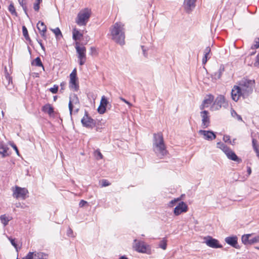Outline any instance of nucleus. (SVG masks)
Wrapping results in <instances>:
<instances>
[{
    "mask_svg": "<svg viewBox=\"0 0 259 259\" xmlns=\"http://www.w3.org/2000/svg\"><path fill=\"white\" fill-rule=\"evenodd\" d=\"M111 39L121 46L125 44V29L121 22H116L110 28Z\"/></svg>",
    "mask_w": 259,
    "mask_h": 259,
    "instance_id": "f257e3e1",
    "label": "nucleus"
},
{
    "mask_svg": "<svg viewBox=\"0 0 259 259\" xmlns=\"http://www.w3.org/2000/svg\"><path fill=\"white\" fill-rule=\"evenodd\" d=\"M255 84L254 79H249L245 77L243 78L239 82L238 86L242 91L243 99L247 98L252 93Z\"/></svg>",
    "mask_w": 259,
    "mask_h": 259,
    "instance_id": "f03ea898",
    "label": "nucleus"
},
{
    "mask_svg": "<svg viewBox=\"0 0 259 259\" xmlns=\"http://www.w3.org/2000/svg\"><path fill=\"white\" fill-rule=\"evenodd\" d=\"M153 137V146L156 148V150L163 156L166 155L167 151L162 134L161 133L154 134Z\"/></svg>",
    "mask_w": 259,
    "mask_h": 259,
    "instance_id": "7ed1b4c3",
    "label": "nucleus"
},
{
    "mask_svg": "<svg viewBox=\"0 0 259 259\" xmlns=\"http://www.w3.org/2000/svg\"><path fill=\"white\" fill-rule=\"evenodd\" d=\"M79 100L77 97V96L73 94L72 95H71L69 97V102L68 104V107L70 112V115L72 116V114L74 113V114L77 113L79 109V107H76V105H79Z\"/></svg>",
    "mask_w": 259,
    "mask_h": 259,
    "instance_id": "20e7f679",
    "label": "nucleus"
},
{
    "mask_svg": "<svg viewBox=\"0 0 259 259\" xmlns=\"http://www.w3.org/2000/svg\"><path fill=\"white\" fill-rule=\"evenodd\" d=\"M81 122L83 126L91 129L95 127L97 124V121L90 116L87 111L85 112L84 116L81 119Z\"/></svg>",
    "mask_w": 259,
    "mask_h": 259,
    "instance_id": "39448f33",
    "label": "nucleus"
},
{
    "mask_svg": "<svg viewBox=\"0 0 259 259\" xmlns=\"http://www.w3.org/2000/svg\"><path fill=\"white\" fill-rule=\"evenodd\" d=\"M134 241L135 242L134 247L136 251L141 253H150L149 246L147 245L144 242L138 241L137 239H135Z\"/></svg>",
    "mask_w": 259,
    "mask_h": 259,
    "instance_id": "423d86ee",
    "label": "nucleus"
},
{
    "mask_svg": "<svg viewBox=\"0 0 259 259\" xmlns=\"http://www.w3.org/2000/svg\"><path fill=\"white\" fill-rule=\"evenodd\" d=\"M90 17V13L88 11L79 13L76 19V23L79 26L85 25Z\"/></svg>",
    "mask_w": 259,
    "mask_h": 259,
    "instance_id": "0eeeda50",
    "label": "nucleus"
},
{
    "mask_svg": "<svg viewBox=\"0 0 259 259\" xmlns=\"http://www.w3.org/2000/svg\"><path fill=\"white\" fill-rule=\"evenodd\" d=\"M228 106V104L225 97L223 95H219L215 99L212 108H215L216 110H219L222 107L226 108Z\"/></svg>",
    "mask_w": 259,
    "mask_h": 259,
    "instance_id": "6e6552de",
    "label": "nucleus"
},
{
    "mask_svg": "<svg viewBox=\"0 0 259 259\" xmlns=\"http://www.w3.org/2000/svg\"><path fill=\"white\" fill-rule=\"evenodd\" d=\"M28 193V191L26 188L16 186L15 189L13 191V196L16 198H21L25 199Z\"/></svg>",
    "mask_w": 259,
    "mask_h": 259,
    "instance_id": "1a4fd4ad",
    "label": "nucleus"
},
{
    "mask_svg": "<svg viewBox=\"0 0 259 259\" xmlns=\"http://www.w3.org/2000/svg\"><path fill=\"white\" fill-rule=\"evenodd\" d=\"M197 0H184L183 7L185 11L190 14L194 9L196 7V2Z\"/></svg>",
    "mask_w": 259,
    "mask_h": 259,
    "instance_id": "9d476101",
    "label": "nucleus"
},
{
    "mask_svg": "<svg viewBox=\"0 0 259 259\" xmlns=\"http://www.w3.org/2000/svg\"><path fill=\"white\" fill-rule=\"evenodd\" d=\"M188 210V205L183 201L179 203L178 205L174 208V213L176 215H179L182 213L186 212Z\"/></svg>",
    "mask_w": 259,
    "mask_h": 259,
    "instance_id": "9b49d317",
    "label": "nucleus"
},
{
    "mask_svg": "<svg viewBox=\"0 0 259 259\" xmlns=\"http://www.w3.org/2000/svg\"><path fill=\"white\" fill-rule=\"evenodd\" d=\"M225 241L228 244L235 248L240 249L241 248L238 242V237L235 235L227 237L225 239Z\"/></svg>",
    "mask_w": 259,
    "mask_h": 259,
    "instance_id": "f8f14e48",
    "label": "nucleus"
},
{
    "mask_svg": "<svg viewBox=\"0 0 259 259\" xmlns=\"http://www.w3.org/2000/svg\"><path fill=\"white\" fill-rule=\"evenodd\" d=\"M205 243L207 246L211 248H222V245L219 243V241L211 236H207L205 238Z\"/></svg>",
    "mask_w": 259,
    "mask_h": 259,
    "instance_id": "ddd939ff",
    "label": "nucleus"
},
{
    "mask_svg": "<svg viewBox=\"0 0 259 259\" xmlns=\"http://www.w3.org/2000/svg\"><path fill=\"white\" fill-rule=\"evenodd\" d=\"M208 112L206 110L202 111L200 112L202 117V127L204 128H207L209 126L210 118L208 116Z\"/></svg>",
    "mask_w": 259,
    "mask_h": 259,
    "instance_id": "4468645a",
    "label": "nucleus"
},
{
    "mask_svg": "<svg viewBox=\"0 0 259 259\" xmlns=\"http://www.w3.org/2000/svg\"><path fill=\"white\" fill-rule=\"evenodd\" d=\"M242 91L238 85H234L232 90L231 96L232 99L237 102L240 97H243Z\"/></svg>",
    "mask_w": 259,
    "mask_h": 259,
    "instance_id": "2eb2a0df",
    "label": "nucleus"
},
{
    "mask_svg": "<svg viewBox=\"0 0 259 259\" xmlns=\"http://www.w3.org/2000/svg\"><path fill=\"white\" fill-rule=\"evenodd\" d=\"M227 151V152H226L225 154L226 155L228 159L234 161L238 163H240L242 162V159L239 158L230 148Z\"/></svg>",
    "mask_w": 259,
    "mask_h": 259,
    "instance_id": "dca6fc26",
    "label": "nucleus"
},
{
    "mask_svg": "<svg viewBox=\"0 0 259 259\" xmlns=\"http://www.w3.org/2000/svg\"><path fill=\"white\" fill-rule=\"evenodd\" d=\"M199 134L204 136V139L208 141H212L216 138L215 133L211 131L200 130Z\"/></svg>",
    "mask_w": 259,
    "mask_h": 259,
    "instance_id": "f3484780",
    "label": "nucleus"
},
{
    "mask_svg": "<svg viewBox=\"0 0 259 259\" xmlns=\"http://www.w3.org/2000/svg\"><path fill=\"white\" fill-rule=\"evenodd\" d=\"M79 45V42H76L75 49L76 50V52L78 55V58H86V48L84 46L80 47L78 46Z\"/></svg>",
    "mask_w": 259,
    "mask_h": 259,
    "instance_id": "a211bd4d",
    "label": "nucleus"
},
{
    "mask_svg": "<svg viewBox=\"0 0 259 259\" xmlns=\"http://www.w3.org/2000/svg\"><path fill=\"white\" fill-rule=\"evenodd\" d=\"M214 100V96L211 94L207 95L203 101L202 104L200 106L201 110L204 109L205 107H208Z\"/></svg>",
    "mask_w": 259,
    "mask_h": 259,
    "instance_id": "6ab92c4d",
    "label": "nucleus"
},
{
    "mask_svg": "<svg viewBox=\"0 0 259 259\" xmlns=\"http://www.w3.org/2000/svg\"><path fill=\"white\" fill-rule=\"evenodd\" d=\"M37 28L39 30L41 36L44 39H47L46 32L47 31V26L43 22L39 21L36 25Z\"/></svg>",
    "mask_w": 259,
    "mask_h": 259,
    "instance_id": "aec40b11",
    "label": "nucleus"
},
{
    "mask_svg": "<svg viewBox=\"0 0 259 259\" xmlns=\"http://www.w3.org/2000/svg\"><path fill=\"white\" fill-rule=\"evenodd\" d=\"M41 110L44 113L48 114L50 116H51L54 113V109L50 104H47L43 106Z\"/></svg>",
    "mask_w": 259,
    "mask_h": 259,
    "instance_id": "412c9836",
    "label": "nucleus"
},
{
    "mask_svg": "<svg viewBox=\"0 0 259 259\" xmlns=\"http://www.w3.org/2000/svg\"><path fill=\"white\" fill-rule=\"evenodd\" d=\"M225 71V67L223 65H221L220 67L218 70V71L214 72L213 74H212V77L215 80H218L220 79L223 73Z\"/></svg>",
    "mask_w": 259,
    "mask_h": 259,
    "instance_id": "4be33fe9",
    "label": "nucleus"
},
{
    "mask_svg": "<svg viewBox=\"0 0 259 259\" xmlns=\"http://www.w3.org/2000/svg\"><path fill=\"white\" fill-rule=\"evenodd\" d=\"M83 36V34L79 32V31L76 28H74L72 30V38L74 40L79 41L81 38Z\"/></svg>",
    "mask_w": 259,
    "mask_h": 259,
    "instance_id": "5701e85b",
    "label": "nucleus"
},
{
    "mask_svg": "<svg viewBox=\"0 0 259 259\" xmlns=\"http://www.w3.org/2000/svg\"><path fill=\"white\" fill-rule=\"evenodd\" d=\"M69 87L74 89L75 91L79 89V85L77 82V78H70Z\"/></svg>",
    "mask_w": 259,
    "mask_h": 259,
    "instance_id": "b1692460",
    "label": "nucleus"
},
{
    "mask_svg": "<svg viewBox=\"0 0 259 259\" xmlns=\"http://www.w3.org/2000/svg\"><path fill=\"white\" fill-rule=\"evenodd\" d=\"M8 150L9 148L7 145L3 144L0 145V154L2 155V157L4 158L9 156Z\"/></svg>",
    "mask_w": 259,
    "mask_h": 259,
    "instance_id": "393cba45",
    "label": "nucleus"
},
{
    "mask_svg": "<svg viewBox=\"0 0 259 259\" xmlns=\"http://www.w3.org/2000/svg\"><path fill=\"white\" fill-rule=\"evenodd\" d=\"M12 219V217H8L6 214H3L0 216V220L1 223L3 224L4 226L5 227L8 225L9 222Z\"/></svg>",
    "mask_w": 259,
    "mask_h": 259,
    "instance_id": "a878e982",
    "label": "nucleus"
},
{
    "mask_svg": "<svg viewBox=\"0 0 259 259\" xmlns=\"http://www.w3.org/2000/svg\"><path fill=\"white\" fill-rule=\"evenodd\" d=\"M31 65L32 66L41 67L43 70L45 71V67L39 57H37L35 59H34L31 62Z\"/></svg>",
    "mask_w": 259,
    "mask_h": 259,
    "instance_id": "bb28decb",
    "label": "nucleus"
},
{
    "mask_svg": "<svg viewBox=\"0 0 259 259\" xmlns=\"http://www.w3.org/2000/svg\"><path fill=\"white\" fill-rule=\"evenodd\" d=\"M22 32H23V35L24 37H25V39L27 41H28L29 44L31 45L32 41L29 36L27 29L25 26H22Z\"/></svg>",
    "mask_w": 259,
    "mask_h": 259,
    "instance_id": "cd10ccee",
    "label": "nucleus"
},
{
    "mask_svg": "<svg viewBox=\"0 0 259 259\" xmlns=\"http://www.w3.org/2000/svg\"><path fill=\"white\" fill-rule=\"evenodd\" d=\"M251 236L252 234H244L242 235L241 237L242 243L246 245H249V238L251 237Z\"/></svg>",
    "mask_w": 259,
    "mask_h": 259,
    "instance_id": "c85d7f7f",
    "label": "nucleus"
},
{
    "mask_svg": "<svg viewBox=\"0 0 259 259\" xmlns=\"http://www.w3.org/2000/svg\"><path fill=\"white\" fill-rule=\"evenodd\" d=\"M47 255L41 252H36L34 253V259H47Z\"/></svg>",
    "mask_w": 259,
    "mask_h": 259,
    "instance_id": "c756f323",
    "label": "nucleus"
},
{
    "mask_svg": "<svg viewBox=\"0 0 259 259\" xmlns=\"http://www.w3.org/2000/svg\"><path fill=\"white\" fill-rule=\"evenodd\" d=\"M19 4L22 6L23 10H24L25 14L27 15V17L28 16V13H27V8L26 6L27 2L26 0H18Z\"/></svg>",
    "mask_w": 259,
    "mask_h": 259,
    "instance_id": "7c9ffc66",
    "label": "nucleus"
},
{
    "mask_svg": "<svg viewBox=\"0 0 259 259\" xmlns=\"http://www.w3.org/2000/svg\"><path fill=\"white\" fill-rule=\"evenodd\" d=\"M217 147L221 149L224 153L227 152V150L229 148V147L221 142L217 143Z\"/></svg>",
    "mask_w": 259,
    "mask_h": 259,
    "instance_id": "2f4dec72",
    "label": "nucleus"
},
{
    "mask_svg": "<svg viewBox=\"0 0 259 259\" xmlns=\"http://www.w3.org/2000/svg\"><path fill=\"white\" fill-rule=\"evenodd\" d=\"M259 242V235H256L254 237L251 236V237L249 238V245H252L256 243Z\"/></svg>",
    "mask_w": 259,
    "mask_h": 259,
    "instance_id": "473e14b6",
    "label": "nucleus"
},
{
    "mask_svg": "<svg viewBox=\"0 0 259 259\" xmlns=\"http://www.w3.org/2000/svg\"><path fill=\"white\" fill-rule=\"evenodd\" d=\"M51 30L55 33L56 38H60V37H63L62 32L58 27L55 29H52Z\"/></svg>",
    "mask_w": 259,
    "mask_h": 259,
    "instance_id": "72a5a7b5",
    "label": "nucleus"
},
{
    "mask_svg": "<svg viewBox=\"0 0 259 259\" xmlns=\"http://www.w3.org/2000/svg\"><path fill=\"white\" fill-rule=\"evenodd\" d=\"M8 10L12 15H14L15 16H17V13L16 11L14 4L12 2H11V4H10L8 7Z\"/></svg>",
    "mask_w": 259,
    "mask_h": 259,
    "instance_id": "f704fd0d",
    "label": "nucleus"
},
{
    "mask_svg": "<svg viewBox=\"0 0 259 259\" xmlns=\"http://www.w3.org/2000/svg\"><path fill=\"white\" fill-rule=\"evenodd\" d=\"M109 104V102L107 99L106 98L105 96H103L101 98L100 105L102 106H104L107 108L108 105Z\"/></svg>",
    "mask_w": 259,
    "mask_h": 259,
    "instance_id": "c9c22d12",
    "label": "nucleus"
},
{
    "mask_svg": "<svg viewBox=\"0 0 259 259\" xmlns=\"http://www.w3.org/2000/svg\"><path fill=\"white\" fill-rule=\"evenodd\" d=\"M159 246L161 248H162L164 250L166 249V247H167V240L165 239H163V240H162L160 242Z\"/></svg>",
    "mask_w": 259,
    "mask_h": 259,
    "instance_id": "e433bc0d",
    "label": "nucleus"
},
{
    "mask_svg": "<svg viewBox=\"0 0 259 259\" xmlns=\"http://www.w3.org/2000/svg\"><path fill=\"white\" fill-rule=\"evenodd\" d=\"M181 200V198H175L172 200H171L168 204V206L170 207H173L177 202L180 201Z\"/></svg>",
    "mask_w": 259,
    "mask_h": 259,
    "instance_id": "4c0bfd02",
    "label": "nucleus"
},
{
    "mask_svg": "<svg viewBox=\"0 0 259 259\" xmlns=\"http://www.w3.org/2000/svg\"><path fill=\"white\" fill-rule=\"evenodd\" d=\"M8 239L10 240L11 244L15 247L17 251H18V245L16 242L15 239H13L11 237H9Z\"/></svg>",
    "mask_w": 259,
    "mask_h": 259,
    "instance_id": "58836bf2",
    "label": "nucleus"
},
{
    "mask_svg": "<svg viewBox=\"0 0 259 259\" xmlns=\"http://www.w3.org/2000/svg\"><path fill=\"white\" fill-rule=\"evenodd\" d=\"M34 252H29L26 256L23 257L22 259H34Z\"/></svg>",
    "mask_w": 259,
    "mask_h": 259,
    "instance_id": "ea45409f",
    "label": "nucleus"
},
{
    "mask_svg": "<svg viewBox=\"0 0 259 259\" xmlns=\"http://www.w3.org/2000/svg\"><path fill=\"white\" fill-rule=\"evenodd\" d=\"M59 87L58 85L55 84L54 85L53 88H51L49 89V91L52 92L53 94H56L58 91Z\"/></svg>",
    "mask_w": 259,
    "mask_h": 259,
    "instance_id": "a19ab883",
    "label": "nucleus"
},
{
    "mask_svg": "<svg viewBox=\"0 0 259 259\" xmlns=\"http://www.w3.org/2000/svg\"><path fill=\"white\" fill-rule=\"evenodd\" d=\"M95 155L97 159H101L103 158V155L99 150H97L95 152Z\"/></svg>",
    "mask_w": 259,
    "mask_h": 259,
    "instance_id": "79ce46f5",
    "label": "nucleus"
},
{
    "mask_svg": "<svg viewBox=\"0 0 259 259\" xmlns=\"http://www.w3.org/2000/svg\"><path fill=\"white\" fill-rule=\"evenodd\" d=\"M98 54L97 51L96 49V48L94 47H91L90 48V55L92 56H96Z\"/></svg>",
    "mask_w": 259,
    "mask_h": 259,
    "instance_id": "37998d69",
    "label": "nucleus"
},
{
    "mask_svg": "<svg viewBox=\"0 0 259 259\" xmlns=\"http://www.w3.org/2000/svg\"><path fill=\"white\" fill-rule=\"evenodd\" d=\"M106 110V107L100 105L98 108V112L100 114H104Z\"/></svg>",
    "mask_w": 259,
    "mask_h": 259,
    "instance_id": "c03bdc74",
    "label": "nucleus"
},
{
    "mask_svg": "<svg viewBox=\"0 0 259 259\" xmlns=\"http://www.w3.org/2000/svg\"><path fill=\"white\" fill-rule=\"evenodd\" d=\"M101 182H102V184H101L102 187H107V186L110 185V184H111L110 183H109V182L108 180H105V179H103L101 181Z\"/></svg>",
    "mask_w": 259,
    "mask_h": 259,
    "instance_id": "a18cd8bd",
    "label": "nucleus"
},
{
    "mask_svg": "<svg viewBox=\"0 0 259 259\" xmlns=\"http://www.w3.org/2000/svg\"><path fill=\"white\" fill-rule=\"evenodd\" d=\"M223 140L225 142H228L232 145H233V143H232V142L230 140V137L229 136H228V135H225L223 137Z\"/></svg>",
    "mask_w": 259,
    "mask_h": 259,
    "instance_id": "49530a36",
    "label": "nucleus"
},
{
    "mask_svg": "<svg viewBox=\"0 0 259 259\" xmlns=\"http://www.w3.org/2000/svg\"><path fill=\"white\" fill-rule=\"evenodd\" d=\"M231 114L233 116H234V114L236 115V116L238 120L242 121V118L241 116L240 115H238L235 110H233L232 111V112H231Z\"/></svg>",
    "mask_w": 259,
    "mask_h": 259,
    "instance_id": "de8ad7c7",
    "label": "nucleus"
},
{
    "mask_svg": "<svg viewBox=\"0 0 259 259\" xmlns=\"http://www.w3.org/2000/svg\"><path fill=\"white\" fill-rule=\"evenodd\" d=\"M70 78H77L76 69H74L72 72L70 74Z\"/></svg>",
    "mask_w": 259,
    "mask_h": 259,
    "instance_id": "09e8293b",
    "label": "nucleus"
},
{
    "mask_svg": "<svg viewBox=\"0 0 259 259\" xmlns=\"http://www.w3.org/2000/svg\"><path fill=\"white\" fill-rule=\"evenodd\" d=\"M208 55L204 54V57L202 59V64H205L207 62L208 59H209L210 58L208 57Z\"/></svg>",
    "mask_w": 259,
    "mask_h": 259,
    "instance_id": "8fccbe9b",
    "label": "nucleus"
},
{
    "mask_svg": "<svg viewBox=\"0 0 259 259\" xmlns=\"http://www.w3.org/2000/svg\"><path fill=\"white\" fill-rule=\"evenodd\" d=\"M87 204H88L87 201H86L84 200H81L79 202V206L80 207H82L84 206Z\"/></svg>",
    "mask_w": 259,
    "mask_h": 259,
    "instance_id": "3c124183",
    "label": "nucleus"
},
{
    "mask_svg": "<svg viewBox=\"0 0 259 259\" xmlns=\"http://www.w3.org/2000/svg\"><path fill=\"white\" fill-rule=\"evenodd\" d=\"M11 145L13 147V148L15 150V151H16L17 155H19V150H18V149L17 146L13 143L11 144Z\"/></svg>",
    "mask_w": 259,
    "mask_h": 259,
    "instance_id": "603ef678",
    "label": "nucleus"
},
{
    "mask_svg": "<svg viewBox=\"0 0 259 259\" xmlns=\"http://www.w3.org/2000/svg\"><path fill=\"white\" fill-rule=\"evenodd\" d=\"M39 4H38V3H36V2L34 4L33 9L36 12H38L39 11Z\"/></svg>",
    "mask_w": 259,
    "mask_h": 259,
    "instance_id": "864d4df0",
    "label": "nucleus"
},
{
    "mask_svg": "<svg viewBox=\"0 0 259 259\" xmlns=\"http://www.w3.org/2000/svg\"><path fill=\"white\" fill-rule=\"evenodd\" d=\"M254 65L256 67H259V53L257 55L256 57L255 62Z\"/></svg>",
    "mask_w": 259,
    "mask_h": 259,
    "instance_id": "5fc2aeb1",
    "label": "nucleus"
},
{
    "mask_svg": "<svg viewBox=\"0 0 259 259\" xmlns=\"http://www.w3.org/2000/svg\"><path fill=\"white\" fill-rule=\"evenodd\" d=\"M258 48H259V40H255V44L253 46L251 47V49H257Z\"/></svg>",
    "mask_w": 259,
    "mask_h": 259,
    "instance_id": "6e6d98bb",
    "label": "nucleus"
},
{
    "mask_svg": "<svg viewBox=\"0 0 259 259\" xmlns=\"http://www.w3.org/2000/svg\"><path fill=\"white\" fill-rule=\"evenodd\" d=\"M211 51V49L209 47H206L205 50H204V54H206V55H209L210 52Z\"/></svg>",
    "mask_w": 259,
    "mask_h": 259,
    "instance_id": "4d7b16f0",
    "label": "nucleus"
},
{
    "mask_svg": "<svg viewBox=\"0 0 259 259\" xmlns=\"http://www.w3.org/2000/svg\"><path fill=\"white\" fill-rule=\"evenodd\" d=\"M86 58H81V59H79V64L80 66L83 65L85 61H86Z\"/></svg>",
    "mask_w": 259,
    "mask_h": 259,
    "instance_id": "13d9d810",
    "label": "nucleus"
},
{
    "mask_svg": "<svg viewBox=\"0 0 259 259\" xmlns=\"http://www.w3.org/2000/svg\"><path fill=\"white\" fill-rule=\"evenodd\" d=\"M37 41L41 47V49L44 51H45V47L42 43V40L41 39H37Z\"/></svg>",
    "mask_w": 259,
    "mask_h": 259,
    "instance_id": "bf43d9fd",
    "label": "nucleus"
},
{
    "mask_svg": "<svg viewBox=\"0 0 259 259\" xmlns=\"http://www.w3.org/2000/svg\"><path fill=\"white\" fill-rule=\"evenodd\" d=\"M141 48H142V51H143V55H144V56L145 57H147L148 54H147V53H146V49H145L144 46H141Z\"/></svg>",
    "mask_w": 259,
    "mask_h": 259,
    "instance_id": "052dcab7",
    "label": "nucleus"
},
{
    "mask_svg": "<svg viewBox=\"0 0 259 259\" xmlns=\"http://www.w3.org/2000/svg\"><path fill=\"white\" fill-rule=\"evenodd\" d=\"M252 147H255L257 146V140L254 138L252 139Z\"/></svg>",
    "mask_w": 259,
    "mask_h": 259,
    "instance_id": "680f3d73",
    "label": "nucleus"
},
{
    "mask_svg": "<svg viewBox=\"0 0 259 259\" xmlns=\"http://www.w3.org/2000/svg\"><path fill=\"white\" fill-rule=\"evenodd\" d=\"M6 78H7V79L8 80L9 83L10 82V81H12V78L10 76V75L8 74V73H6Z\"/></svg>",
    "mask_w": 259,
    "mask_h": 259,
    "instance_id": "e2e57ef3",
    "label": "nucleus"
},
{
    "mask_svg": "<svg viewBox=\"0 0 259 259\" xmlns=\"http://www.w3.org/2000/svg\"><path fill=\"white\" fill-rule=\"evenodd\" d=\"M120 99L121 100H122L123 102H124V103H125L126 104H128L129 106H131L132 105V104L128 101H126L124 98H123L122 97H120Z\"/></svg>",
    "mask_w": 259,
    "mask_h": 259,
    "instance_id": "0e129e2a",
    "label": "nucleus"
},
{
    "mask_svg": "<svg viewBox=\"0 0 259 259\" xmlns=\"http://www.w3.org/2000/svg\"><path fill=\"white\" fill-rule=\"evenodd\" d=\"M95 127H96V130L97 132L100 131V130L102 128V127H100V126H99V123L97 122L96 125Z\"/></svg>",
    "mask_w": 259,
    "mask_h": 259,
    "instance_id": "69168bd1",
    "label": "nucleus"
},
{
    "mask_svg": "<svg viewBox=\"0 0 259 259\" xmlns=\"http://www.w3.org/2000/svg\"><path fill=\"white\" fill-rule=\"evenodd\" d=\"M247 172L248 176H249L251 174V168L250 166L247 167Z\"/></svg>",
    "mask_w": 259,
    "mask_h": 259,
    "instance_id": "338daca9",
    "label": "nucleus"
},
{
    "mask_svg": "<svg viewBox=\"0 0 259 259\" xmlns=\"http://www.w3.org/2000/svg\"><path fill=\"white\" fill-rule=\"evenodd\" d=\"M258 147V145L255 147H253V149L254 151L255 152L256 154L258 152H259Z\"/></svg>",
    "mask_w": 259,
    "mask_h": 259,
    "instance_id": "774afa93",
    "label": "nucleus"
}]
</instances>
